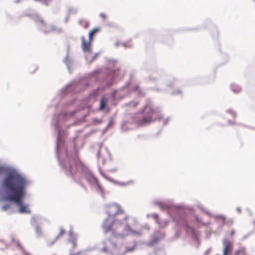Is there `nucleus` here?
<instances>
[{
	"label": "nucleus",
	"instance_id": "nucleus-1",
	"mask_svg": "<svg viewBox=\"0 0 255 255\" xmlns=\"http://www.w3.org/2000/svg\"><path fill=\"white\" fill-rule=\"evenodd\" d=\"M26 184L24 177L16 171L11 170L2 179L0 188L5 200L15 202L19 207L20 213L29 214L30 212L27 206L22 204Z\"/></svg>",
	"mask_w": 255,
	"mask_h": 255
},
{
	"label": "nucleus",
	"instance_id": "nucleus-2",
	"mask_svg": "<svg viewBox=\"0 0 255 255\" xmlns=\"http://www.w3.org/2000/svg\"><path fill=\"white\" fill-rule=\"evenodd\" d=\"M107 212L108 216L104 220L102 226L105 233L113 231L120 226L126 224L129 219V217L117 204L109 206Z\"/></svg>",
	"mask_w": 255,
	"mask_h": 255
},
{
	"label": "nucleus",
	"instance_id": "nucleus-3",
	"mask_svg": "<svg viewBox=\"0 0 255 255\" xmlns=\"http://www.w3.org/2000/svg\"><path fill=\"white\" fill-rule=\"evenodd\" d=\"M143 117L137 122L138 125L149 124L156 120H160L162 117L157 109L153 108L150 105H146L143 111Z\"/></svg>",
	"mask_w": 255,
	"mask_h": 255
},
{
	"label": "nucleus",
	"instance_id": "nucleus-4",
	"mask_svg": "<svg viewBox=\"0 0 255 255\" xmlns=\"http://www.w3.org/2000/svg\"><path fill=\"white\" fill-rule=\"evenodd\" d=\"M83 166L82 163L79 159L71 161L69 165L68 170L70 173L73 175L78 171V169Z\"/></svg>",
	"mask_w": 255,
	"mask_h": 255
},
{
	"label": "nucleus",
	"instance_id": "nucleus-5",
	"mask_svg": "<svg viewBox=\"0 0 255 255\" xmlns=\"http://www.w3.org/2000/svg\"><path fill=\"white\" fill-rule=\"evenodd\" d=\"M223 255H231L233 250V242L229 241L227 239H225L223 241Z\"/></svg>",
	"mask_w": 255,
	"mask_h": 255
},
{
	"label": "nucleus",
	"instance_id": "nucleus-6",
	"mask_svg": "<svg viewBox=\"0 0 255 255\" xmlns=\"http://www.w3.org/2000/svg\"><path fill=\"white\" fill-rule=\"evenodd\" d=\"M82 40V48L83 51L90 52L91 47L93 40L89 39L88 41H86L84 36L81 37Z\"/></svg>",
	"mask_w": 255,
	"mask_h": 255
},
{
	"label": "nucleus",
	"instance_id": "nucleus-7",
	"mask_svg": "<svg viewBox=\"0 0 255 255\" xmlns=\"http://www.w3.org/2000/svg\"><path fill=\"white\" fill-rule=\"evenodd\" d=\"M66 232L65 230L62 228H60L59 233H58L57 236L53 240L49 241L48 242V245L49 246H52V245H53L55 241H57L59 238L61 237Z\"/></svg>",
	"mask_w": 255,
	"mask_h": 255
},
{
	"label": "nucleus",
	"instance_id": "nucleus-8",
	"mask_svg": "<svg viewBox=\"0 0 255 255\" xmlns=\"http://www.w3.org/2000/svg\"><path fill=\"white\" fill-rule=\"evenodd\" d=\"M248 254L246 248L242 247L238 250H237L233 255H247Z\"/></svg>",
	"mask_w": 255,
	"mask_h": 255
},
{
	"label": "nucleus",
	"instance_id": "nucleus-9",
	"mask_svg": "<svg viewBox=\"0 0 255 255\" xmlns=\"http://www.w3.org/2000/svg\"><path fill=\"white\" fill-rule=\"evenodd\" d=\"M107 103V98L105 97H103L100 100L99 110L100 111L103 110L106 106Z\"/></svg>",
	"mask_w": 255,
	"mask_h": 255
},
{
	"label": "nucleus",
	"instance_id": "nucleus-10",
	"mask_svg": "<svg viewBox=\"0 0 255 255\" xmlns=\"http://www.w3.org/2000/svg\"><path fill=\"white\" fill-rule=\"evenodd\" d=\"M100 28L99 27H95L89 33V37L90 40H93V38L94 35L100 31Z\"/></svg>",
	"mask_w": 255,
	"mask_h": 255
},
{
	"label": "nucleus",
	"instance_id": "nucleus-11",
	"mask_svg": "<svg viewBox=\"0 0 255 255\" xmlns=\"http://www.w3.org/2000/svg\"><path fill=\"white\" fill-rule=\"evenodd\" d=\"M79 23L84 28H87L89 25V22L83 19H80L79 20Z\"/></svg>",
	"mask_w": 255,
	"mask_h": 255
},
{
	"label": "nucleus",
	"instance_id": "nucleus-12",
	"mask_svg": "<svg viewBox=\"0 0 255 255\" xmlns=\"http://www.w3.org/2000/svg\"><path fill=\"white\" fill-rule=\"evenodd\" d=\"M111 75L113 76L114 79H115L117 77L119 76V69H117L114 71H113L111 74Z\"/></svg>",
	"mask_w": 255,
	"mask_h": 255
},
{
	"label": "nucleus",
	"instance_id": "nucleus-13",
	"mask_svg": "<svg viewBox=\"0 0 255 255\" xmlns=\"http://www.w3.org/2000/svg\"><path fill=\"white\" fill-rule=\"evenodd\" d=\"M87 179L89 181H93L96 183H97V179L92 175H90L88 177H87Z\"/></svg>",
	"mask_w": 255,
	"mask_h": 255
},
{
	"label": "nucleus",
	"instance_id": "nucleus-14",
	"mask_svg": "<svg viewBox=\"0 0 255 255\" xmlns=\"http://www.w3.org/2000/svg\"><path fill=\"white\" fill-rule=\"evenodd\" d=\"M232 90L235 93H239L241 91V88L236 85H233L232 87Z\"/></svg>",
	"mask_w": 255,
	"mask_h": 255
},
{
	"label": "nucleus",
	"instance_id": "nucleus-15",
	"mask_svg": "<svg viewBox=\"0 0 255 255\" xmlns=\"http://www.w3.org/2000/svg\"><path fill=\"white\" fill-rule=\"evenodd\" d=\"M10 208V205L9 204H6L4 205H3L1 207V209L3 211H6Z\"/></svg>",
	"mask_w": 255,
	"mask_h": 255
},
{
	"label": "nucleus",
	"instance_id": "nucleus-16",
	"mask_svg": "<svg viewBox=\"0 0 255 255\" xmlns=\"http://www.w3.org/2000/svg\"><path fill=\"white\" fill-rule=\"evenodd\" d=\"M71 242L72 244L73 247L75 248L77 246L76 243V239L73 238L71 241Z\"/></svg>",
	"mask_w": 255,
	"mask_h": 255
},
{
	"label": "nucleus",
	"instance_id": "nucleus-17",
	"mask_svg": "<svg viewBox=\"0 0 255 255\" xmlns=\"http://www.w3.org/2000/svg\"><path fill=\"white\" fill-rule=\"evenodd\" d=\"M138 103L137 102H131L129 104V106L130 107H136L138 105Z\"/></svg>",
	"mask_w": 255,
	"mask_h": 255
},
{
	"label": "nucleus",
	"instance_id": "nucleus-18",
	"mask_svg": "<svg viewBox=\"0 0 255 255\" xmlns=\"http://www.w3.org/2000/svg\"><path fill=\"white\" fill-rule=\"evenodd\" d=\"M134 248H131V247H128V248H127L126 250V253H127V252H132L134 250Z\"/></svg>",
	"mask_w": 255,
	"mask_h": 255
},
{
	"label": "nucleus",
	"instance_id": "nucleus-19",
	"mask_svg": "<svg viewBox=\"0 0 255 255\" xmlns=\"http://www.w3.org/2000/svg\"><path fill=\"white\" fill-rule=\"evenodd\" d=\"M100 16L101 17H102V19H105L107 18V15L105 13H100Z\"/></svg>",
	"mask_w": 255,
	"mask_h": 255
},
{
	"label": "nucleus",
	"instance_id": "nucleus-20",
	"mask_svg": "<svg viewBox=\"0 0 255 255\" xmlns=\"http://www.w3.org/2000/svg\"><path fill=\"white\" fill-rule=\"evenodd\" d=\"M13 242L15 243V244L19 248H21V245L18 241L14 240Z\"/></svg>",
	"mask_w": 255,
	"mask_h": 255
},
{
	"label": "nucleus",
	"instance_id": "nucleus-21",
	"mask_svg": "<svg viewBox=\"0 0 255 255\" xmlns=\"http://www.w3.org/2000/svg\"><path fill=\"white\" fill-rule=\"evenodd\" d=\"M235 231L234 230H233L230 232V236L231 237H232V236H234V235L235 234Z\"/></svg>",
	"mask_w": 255,
	"mask_h": 255
},
{
	"label": "nucleus",
	"instance_id": "nucleus-22",
	"mask_svg": "<svg viewBox=\"0 0 255 255\" xmlns=\"http://www.w3.org/2000/svg\"><path fill=\"white\" fill-rule=\"evenodd\" d=\"M210 250H208L206 252H205V255H208L210 253Z\"/></svg>",
	"mask_w": 255,
	"mask_h": 255
},
{
	"label": "nucleus",
	"instance_id": "nucleus-23",
	"mask_svg": "<svg viewBox=\"0 0 255 255\" xmlns=\"http://www.w3.org/2000/svg\"><path fill=\"white\" fill-rule=\"evenodd\" d=\"M110 171H111V172H116L117 171V169H111V170H110Z\"/></svg>",
	"mask_w": 255,
	"mask_h": 255
},
{
	"label": "nucleus",
	"instance_id": "nucleus-24",
	"mask_svg": "<svg viewBox=\"0 0 255 255\" xmlns=\"http://www.w3.org/2000/svg\"><path fill=\"white\" fill-rule=\"evenodd\" d=\"M138 88H139V87H138V86H136L134 88V89H135V90H138Z\"/></svg>",
	"mask_w": 255,
	"mask_h": 255
},
{
	"label": "nucleus",
	"instance_id": "nucleus-25",
	"mask_svg": "<svg viewBox=\"0 0 255 255\" xmlns=\"http://www.w3.org/2000/svg\"><path fill=\"white\" fill-rule=\"evenodd\" d=\"M78 254H70V255H78Z\"/></svg>",
	"mask_w": 255,
	"mask_h": 255
},
{
	"label": "nucleus",
	"instance_id": "nucleus-26",
	"mask_svg": "<svg viewBox=\"0 0 255 255\" xmlns=\"http://www.w3.org/2000/svg\"><path fill=\"white\" fill-rule=\"evenodd\" d=\"M247 255H250L249 254Z\"/></svg>",
	"mask_w": 255,
	"mask_h": 255
}]
</instances>
